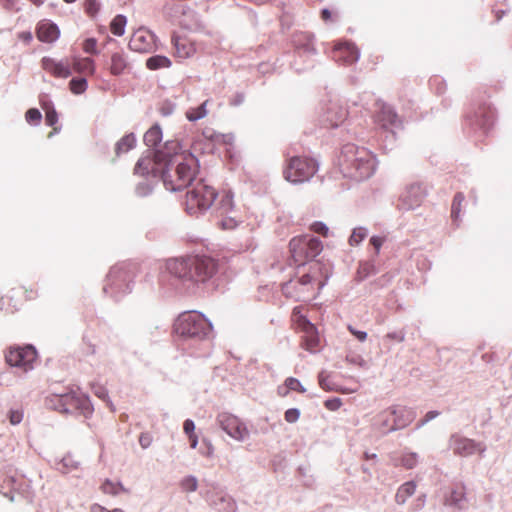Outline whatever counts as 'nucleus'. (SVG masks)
Returning <instances> with one entry per match:
<instances>
[{
    "label": "nucleus",
    "instance_id": "1",
    "mask_svg": "<svg viewBox=\"0 0 512 512\" xmlns=\"http://www.w3.org/2000/svg\"><path fill=\"white\" fill-rule=\"evenodd\" d=\"M198 173V162L194 155L178 148L170 149L162 171L166 189L178 191L186 188Z\"/></svg>",
    "mask_w": 512,
    "mask_h": 512
},
{
    "label": "nucleus",
    "instance_id": "2",
    "mask_svg": "<svg viewBox=\"0 0 512 512\" xmlns=\"http://www.w3.org/2000/svg\"><path fill=\"white\" fill-rule=\"evenodd\" d=\"M166 269L183 281L204 283L216 273L217 262L209 256L190 255L167 260Z\"/></svg>",
    "mask_w": 512,
    "mask_h": 512
},
{
    "label": "nucleus",
    "instance_id": "3",
    "mask_svg": "<svg viewBox=\"0 0 512 512\" xmlns=\"http://www.w3.org/2000/svg\"><path fill=\"white\" fill-rule=\"evenodd\" d=\"M330 274L329 266L321 262H313L297 279H292L282 286V292L287 298L304 301L314 296L326 284Z\"/></svg>",
    "mask_w": 512,
    "mask_h": 512
},
{
    "label": "nucleus",
    "instance_id": "4",
    "mask_svg": "<svg viewBox=\"0 0 512 512\" xmlns=\"http://www.w3.org/2000/svg\"><path fill=\"white\" fill-rule=\"evenodd\" d=\"M339 167L345 177L361 181L369 178L375 170L376 162L372 153L363 147L347 144L343 147Z\"/></svg>",
    "mask_w": 512,
    "mask_h": 512
},
{
    "label": "nucleus",
    "instance_id": "5",
    "mask_svg": "<svg viewBox=\"0 0 512 512\" xmlns=\"http://www.w3.org/2000/svg\"><path fill=\"white\" fill-rule=\"evenodd\" d=\"M137 271L138 267L132 263L114 265L106 277L103 292L112 298L120 299L131 292Z\"/></svg>",
    "mask_w": 512,
    "mask_h": 512
},
{
    "label": "nucleus",
    "instance_id": "6",
    "mask_svg": "<svg viewBox=\"0 0 512 512\" xmlns=\"http://www.w3.org/2000/svg\"><path fill=\"white\" fill-rule=\"evenodd\" d=\"M211 329L210 322L197 312L180 314L173 325L174 333L184 338H203Z\"/></svg>",
    "mask_w": 512,
    "mask_h": 512
},
{
    "label": "nucleus",
    "instance_id": "7",
    "mask_svg": "<svg viewBox=\"0 0 512 512\" xmlns=\"http://www.w3.org/2000/svg\"><path fill=\"white\" fill-rule=\"evenodd\" d=\"M215 198V189L203 181H199L186 193L185 209L188 214L197 215L210 208Z\"/></svg>",
    "mask_w": 512,
    "mask_h": 512
},
{
    "label": "nucleus",
    "instance_id": "8",
    "mask_svg": "<svg viewBox=\"0 0 512 512\" xmlns=\"http://www.w3.org/2000/svg\"><path fill=\"white\" fill-rule=\"evenodd\" d=\"M176 148H178V142H167L163 150L149 152L147 155L141 157L135 165V174L140 176H160L162 178V171L164 169L167 156H169V151L170 149Z\"/></svg>",
    "mask_w": 512,
    "mask_h": 512
},
{
    "label": "nucleus",
    "instance_id": "9",
    "mask_svg": "<svg viewBox=\"0 0 512 512\" xmlns=\"http://www.w3.org/2000/svg\"><path fill=\"white\" fill-rule=\"evenodd\" d=\"M289 248L293 261L298 265H304L308 260L316 257L323 246L319 239L303 235L292 238Z\"/></svg>",
    "mask_w": 512,
    "mask_h": 512
},
{
    "label": "nucleus",
    "instance_id": "10",
    "mask_svg": "<svg viewBox=\"0 0 512 512\" xmlns=\"http://www.w3.org/2000/svg\"><path fill=\"white\" fill-rule=\"evenodd\" d=\"M317 171L316 162L309 157H291L283 171L284 178L291 183H302L309 180Z\"/></svg>",
    "mask_w": 512,
    "mask_h": 512
},
{
    "label": "nucleus",
    "instance_id": "11",
    "mask_svg": "<svg viewBox=\"0 0 512 512\" xmlns=\"http://www.w3.org/2000/svg\"><path fill=\"white\" fill-rule=\"evenodd\" d=\"M37 297L38 291L34 287H12L0 298L1 309L6 313H14L18 311L25 302L35 300Z\"/></svg>",
    "mask_w": 512,
    "mask_h": 512
},
{
    "label": "nucleus",
    "instance_id": "12",
    "mask_svg": "<svg viewBox=\"0 0 512 512\" xmlns=\"http://www.w3.org/2000/svg\"><path fill=\"white\" fill-rule=\"evenodd\" d=\"M216 211L218 216L222 218L218 225L224 230L233 229L240 222L239 212L234 205L233 196L230 192H223L220 195Z\"/></svg>",
    "mask_w": 512,
    "mask_h": 512
},
{
    "label": "nucleus",
    "instance_id": "13",
    "mask_svg": "<svg viewBox=\"0 0 512 512\" xmlns=\"http://www.w3.org/2000/svg\"><path fill=\"white\" fill-rule=\"evenodd\" d=\"M48 407L62 413H69L84 407L86 399L82 395L70 391L62 394H52L46 398Z\"/></svg>",
    "mask_w": 512,
    "mask_h": 512
},
{
    "label": "nucleus",
    "instance_id": "14",
    "mask_svg": "<svg viewBox=\"0 0 512 512\" xmlns=\"http://www.w3.org/2000/svg\"><path fill=\"white\" fill-rule=\"evenodd\" d=\"M216 421L224 432L237 441H244L249 436V430L245 423L231 413H219Z\"/></svg>",
    "mask_w": 512,
    "mask_h": 512
},
{
    "label": "nucleus",
    "instance_id": "15",
    "mask_svg": "<svg viewBox=\"0 0 512 512\" xmlns=\"http://www.w3.org/2000/svg\"><path fill=\"white\" fill-rule=\"evenodd\" d=\"M36 358L37 352L31 345L11 347L5 355L6 362L10 366L22 368L24 371L32 368Z\"/></svg>",
    "mask_w": 512,
    "mask_h": 512
},
{
    "label": "nucleus",
    "instance_id": "16",
    "mask_svg": "<svg viewBox=\"0 0 512 512\" xmlns=\"http://www.w3.org/2000/svg\"><path fill=\"white\" fill-rule=\"evenodd\" d=\"M41 68L54 78L67 79L72 74L68 61L57 60L49 56H45L41 59Z\"/></svg>",
    "mask_w": 512,
    "mask_h": 512
},
{
    "label": "nucleus",
    "instance_id": "17",
    "mask_svg": "<svg viewBox=\"0 0 512 512\" xmlns=\"http://www.w3.org/2000/svg\"><path fill=\"white\" fill-rule=\"evenodd\" d=\"M129 47L140 53L151 52L155 48V36L146 29H138L132 34Z\"/></svg>",
    "mask_w": 512,
    "mask_h": 512
},
{
    "label": "nucleus",
    "instance_id": "18",
    "mask_svg": "<svg viewBox=\"0 0 512 512\" xmlns=\"http://www.w3.org/2000/svg\"><path fill=\"white\" fill-rule=\"evenodd\" d=\"M332 57L336 62L351 65L359 58L357 47L351 42H342L335 45Z\"/></svg>",
    "mask_w": 512,
    "mask_h": 512
},
{
    "label": "nucleus",
    "instance_id": "19",
    "mask_svg": "<svg viewBox=\"0 0 512 512\" xmlns=\"http://www.w3.org/2000/svg\"><path fill=\"white\" fill-rule=\"evenodd\" d=\"M452 447L455 454L467 457L474 453H482L485 451V446L481 443H477L474 440L464 437H453Z\"/></svg>",
    "mask_w": 512,
    "mask_h": 512
},
{
    "label": "nucleus",
    "instance_id": "20",
    "mask_svg": "<svg viewBox=\"0 0 512 512\" xmlns=\"http://www.w3.org/2000/svg\"><path fill=\"white\" fill-rule=\"evenodd\" d=\"M425 195V190L420 184H412L402 193L400 202L404 208L413 209L420 206Z\"/></svg>",
    "mask_w": 512,
    "mask_h": 512
},
{
    "label": "nucleus",
    "instance_id": "21",
    "mask_svg": "<svg viewBox=\"0 0 512 512\" xmlns=\"http://www.w3.org/2000/svg\"><path fill=\"white\" fill-rule=\"evenodd\" d=\"M35 33L37 39L44 43H53L60 36V30L58 26L48 19L40 20L37 23Z\"/></svg>",
    "mask_w": 512,
    "mask_h": 512
},
{
    "label": "nucleus",
    "instance_id": "22",
    "mask_svg": "<svg viewBox=\"0 0 512 512\" xmlns=\"http://www.w3.org/2000/svg\"><path fill=\"white\" fill-rule=\"evenodd\" d=\"M389 409L393 417L395 431L407 427L416 417L415 412L405 406L393 405Z\"/></svg>",
    "mask_w": 512,
    "mask_h": 512
},
{
    "label": "nucleus",
    "instance_id": "23",
    "mask_svg": "<svg viewBox=\"0 0 512 512\" xmlns=\"http://www.w3.org/2000/svg\"><path fill=\"white\" fill-rule=\"evenodd\" d=\"M376 106L375 121L378 124L383 128L394 127L398 124V116L390 106L380 102H377Z\"/></svg>",
    "mask_w": 512,
    "mask_h": 512
},
{
    "label": "nucleus",
    "instance_id": "24",
    "mask_svg": "<svg viewBox=\"0 0 512 512\" xmlns=\"http://www.w3.org/2000/svg\"><path fill=\"white\" fill-rule=\"evenodd\" d=\"M71 70L85 76H92L96 71V65L90 57L74 56L70 62Z\"/></svg>",
    "mask_w": 512,
    "mask_h": 512
},
{
    "label": "nucleus",
    "instance_id": "25",
    "mask_svg": "<svg viewBox=\"0 0 512 512\" xmlns=\"http://www.w3.org/2000/svg\"><path fill=\"white\" fill-rule=\"evenodd\" d=\"M130 68L127 55L122 51H117L111 54L108 63V69L114 76H119L125 73Z\"/></svg>",
    "mask_w": 512,
    "mask_h": 512
},
{
    "label": "nucleus",
    "instance_id": "26",
    "mask_svg": "<svg viewBox=\"0 0 512 512\" xmlns=\"http://www.w3.org/2000/svg\"><path fill=\"white\" fill-rule=\"evenodd\" d=\"M347 110L338 103H331L325 113V121L331 127H337L342 124L347 118Z\"/></svg>",
    "mask_w": 512,
    "mask_h": 512
},
{
    "label": "nucleus",
    "instance_id": "27",
    "mask_svg": "<svg viewBox=\"0 0 512 512\" xmlns=\"http://www.w3.org/2000/svg\"><path fill=\"white\" fill-rule=\"evenodd\" d=\"M173 43L175 46V55L181 59L189 58L193 56L196 52L195 43L187 37H174Z\"/></svg>",
    "mask_w": 512,
    "mask_h": 512
},
{
    "label": "nucleus",
    "instance_id": "28",
    "mask_svg": "<svg viewBox=\"0 0 512 512\" xmlns=\"http://www.w3.org/2000/svg\"><path fill=\"white\" fill-rule=\"evenodd\" d=\"M374 426L377 430H379L383 434L395 431V428L393 425V417H392V414H391L389 408L381 411L375 417Z\"/></svg>",
    "mask_w": 512,
    "mask_h": 512
},
{
    "label": "nucleus",
    "instance_id": "29",
    "mask_svg": "<svg viewBox=\"0 0 512 512\" xmlns=\"http://www.w3.org/2000/svg\"><path fill=\"white\" fill-rule=\"evenodd\" d=\"M302 332L304 335L302 337L301 347L311 353L316 352L320 344V338L315 326L313 325Z\"/></svg>",
    "mask_w": 512,
    "mask_h": 512
},
{
    "label": "nucleus",
    "instance_id": "30",
    "mask_svg": "<svg viewBox=\"0 0 512 512\" xmlns=\"http://www.w3.org/2000/svg\"><path fill=\"white\" fill-rule=\"evenodd\" d=\"M302 310V306H296L293 309L291 315L292 325L296 330H299L301 332L313 326V324L309 320H307L306 316L303 315Z\"/></svg>",
    "mask_w": 512,
    "mask_h": 512
},
{
    "label": "nucleus",
    "instance_id": "31",
    "mask_svg": "<svg viewBox=\"0 0 512 512\" xmlns=\"http://www.w3.org/2000/svg\"><path fill=\"white\" fill-rule=\"evenodd\" d=\"M416 491V484L413 481L402 484L395 495V501L397 504H404L409 497H411Z\"/></svg>",
    "mask_w": 512,
    "mask_h": 512
},
{
    "label": "nucleus",
    "instance_id": "32",
    "mask_svg": "<svg viewBox=\"0 0 512 512\" xmlns=\"http://www.w3.org/2000/svg\"><path fill=\"white\" fill-rule=\"evenodd\" d=\"M297 391L299 393H305L306 389L302 386L300 381L294 377H288L285 380V387H279L278 388V394L282 397H285L288 395V392Z\"/></svg>",
    "mask_w": 512,
    "mask_h": 512
},
{
    "label": "nucleus",
    "instance_id": "33",
    "mask_svg": "<svg viewBox=\"0 0 512 512\" xmlns=\"http://www.w3.org/2000/svg\"><path fill=\"white\" fill-rule=\"evenodd\" d=\"M162 140V131L158 125L152 126L144 134V143L149 147H155Z\"/></svg>",
    "mask_w": 512,
    "mask_h": 512
},
{
    "label": "nucleus",
    "instance_id": "34",
    "mask_svg": "<svg viewBox=\"0 0 512 512\" xmlns=\"http://www.w3.org/2000/svg\"><path fill=\"white\" fill-rule=\"evenodd\" d=\"M136 144V138L134 134H128L122 137L116 144V153H126L131 150Z\"/></svg>",
    "mask_w": 512,
    "mask_h": 512
},
{
    "label": "nucleus",
    "instance_id": "35",
    "mask_svg": "<svg viewBox=\"0 0 512 512\" xmlns=\"http://www.w3.org/2000/svg\"><path fill=\"white\" fill-rule=\"evenodd\" d=\"M171 65L169 58L161 55L152 56L147 59L146 66L150 70H157L160 68H167Z\"/></svg>",
    "mask_w": 512,
    "mask_h": 512
},
{
    "label": "nucleus",
    "instance_id": "36",
    "mask_svg": "<svg viewBox=\"0 0 512 512\" xmlns=\"http://www.w3.org/2000/svg\"><path fill=\"white\" fill-rule=\"evenodd\" d=\"M465 499V488L463 486L457 487L453 489L449 495V497L446 498L445 504L447 505H453L461 508V502Z\"/></svg>",
    "mask_w": 512,
    "mask_h": 512
},
{
    "label": "nucleus",
    "instance_id": "37",
    "mask_svg": "<svg viewBox=\"0 0 512 512\" xmlns=\"http://www.w3.org/2000/svg\"><path fill=\"white\" fill-rule=\"evenodd\" d=\"M88 87L85 77H74L69 82V89L75 95L83 94Z\"/></svg>",
    "mask_w": 512,
    "mask_h": 512
},
{
    "label": "nucleus",
    "instance_id": "38",
    "mask_svg": "<svg viewBox=\"0 0 512 512\" xmlns=\"http://www.w3.org/2000/svg\"><path fill=\"white\" fill-rule=\"evenodd\" d=\"M126 17L123 15H117L113 18L110 24V31L115 36H122L125 32Z\"/></svg>",
    "mask_w": 512,
    "mask_h": 512
},
{
    "label": "nucleus",
    "instance_id": "39",
    "mask_svg": "<svg viewBox=\"0 0 512 512\" xmlns=\"http://www.w3.org/2000/svg\"><path fill=\"white\" fill-rule=\"evenodd\" d=\"M208 100L204 101L200 106L196 108H190L186 112V117L189 121H197L199 119L204 118L207 115V106Z\"/></svg>",
    "mask_w": 512,
    "mask_h": 512
},
{
    "label": "nucleus",
    "instance_id": "40",
    "mask_svg": "<svg viewBox=\"0 0 512 512\" xmlns=\"http://www.w3.org/2000/svg\"><path fill=\"white\" fill-rule=\"evenodd\" d=\"M100 489L104 494L110 495H117L120 492H126V489L122 486L121 483H114L108 479L102 483Z\"/></svg>",
    "mask_w": 512,
    "mask_h": 512
},
{
    "label": "nucleus",
    "instance_id": "41",
    "mask_svg": "<svg viewBox=\"0 0 512 512\" xmlns=\"http://www.w3.org/2000/svg\"><path fill=\"white\" fill-rule=\"evenodd\" d=\"M374 272H375V267L372 263H370V262L360 263L359 267L357 269V272H356V279L358 281H362L365 278H367L368 276L374 274Z\"/></svg>",
    "mask_w": 512,
    "mask_h": 512
},
{
    "label": "nucleus",
    "instance_id": "42",
    "mask_svg": "<svg viewBox=\"0 0 512 512\" xmlns=\"http://www.w3.org/2000/svg\"><path fill=\"white\" fill-rule=\"evenodd\" d=\"M418 462L416 453H406L400 459L399 462L395 463L396 466L401 465L406 469H412Z\"/></svg>",
    "mask_w": 512,
    "mask_h": 512
},
{
    "label": "nucleus",
    "instance_id": "43",
    "mask_svg": "<svg viewBox=\"0 0 512 512\" xmlns=\"http://www.w3.org/2000/svg\"><path fill=\"white\" fill-rule=\"evenodd\" d=\"M480 111H481V116L478 117L477 115L475 116V124L479 125V126H486L489 124L491 118H492V112H491V109L489 106H483V107H480Z\"/></svg>",
    "mask_w": 512,
    "mask_h": 512
},
{
    "label": "nucleus",
    "instance_id": "44",
    "mask_svg": "<svg viewBox=\"0 0 512 512\" xmlns=\"http://www.w3.org/2000/svg\"><path fill=\"white\" fill-rule=\"evenodd\" d=\"M367 236V230L363 227L355 228L349 238V243L352 246L361 243Z\"/></svg>",
    "mask_w": 512,
    "mask_h": 512
},
{
    "label": "nucleus",
    "instance_id": "45",
    "mask_svg": "<svg viewBox=\"0 0 512 512\" xmlns=\"http://www.w3.org/2000/svg\"><path fill=\"white\" fill-rule=\"evenodd\" d=\"M464 201V195L462 193H457L452 202L451 207V216L456 220L458 219L460 212H461V206Z\"/></svg>",
    "mask_w": 512,
    "mask_h": 512
},
{
    "label": "nucleus",
    "instance_id": "46",
    "mask_svg": "<svg viewBox=\"0 0 512 512\" xmlns=\"http://www.w3.org/2000/svg\"><path fill=\"white\" fill-rule=\"evenodd\" d=\"M180 486L185 492H194L198 488V481L194 476H187L181 480Z\"/></svg>",
    "mask_w": 512,
    "mask_h": 512
},
{
    "label": "nucleus",
    "instance_id": "47",
    "mask_svg": "<svg viewBox=\"0 0 512 512\" xmlns=\"http://www.w3.org/2000/svg\"><path fill=\"white\" fill-rule=\"evenodd\" d=\"M42 114L37 108H30L25 113V120L32 125H38L41 122Z\"/></svg>",
    "mask_w": 512,
    "mask_h": 512
},
{
    "label": "nucleus",
    "instance_id": "48",
    "mask_svg": "<svg viewBox=\"0 0 512 512\" xmlns=\"http://www.w3.org/2000/svg\"><path fill=\"white\" fill-rule=\"evenodd\" d=\"M83 5L85 13L90 17H94L100 9V4L97 0H85Z\"/></svg>",
    "mask_w": 512,
    "mask_h": 512
},
{
    "label": "nucleus",
    "instance_id": "49",
    "mask_svg": "<svg viewBox=\"0 0 512 512\" xmlns=\"http://www.w3.org/2000/svg\"><path fill=\"white\" fill-rule=\"evenodd\" d=\"M18 477L17 475H8L4 479V485L8 488H11L15 491H24L21 488V484L18 485Z\"/></svg>",
    "mask_w": 512,
    "mask_h": 512
},
{
    "label": "nucleus",
    "instance_id": "50",
    "mask_svg": "<svg viewBox=\"0 0 512 512\" xmlns=\"http://www.w3.org/2000/svg\"><path fill=\"white\" fill-rule=\"evenodd\" d=\"M82 49L88 54H97V41L94 38L86 39L82 44Z\"/></svg>",
    "mask_w": 512,
    "mask_h": 512
},
{
    "label": "nucleus",
    "instance_id": "51",
    "mask_svg": "<svg viewBox=\"0 0 512 512\" xmlns=\"http://www.w3.org/2000/svg\"><path fill=\"white\" fill-rule=\"evenodd\" d=\"M45 109V121L49 126H54L58 122V114L54 108L44 107Z\"/></svg>",
    "mask_w": 512,
    "mask_h": 512
},
{
    "label": "nucleus",
    "instance_id": "52",
    "mask_svg": "<svg viewBox=\"0 0 512 512\" xmlns=\"http://www.w3.org/2000/svg\"><path fill=\"white\" fill-rule=\"evenodd\" d=\"M300 417V411L296 408H290L286 410L284 418L288 423H295Z\"/></svg>",
    "mask_w": 512,
    "mask_h": 512
},
{
    "label": "nucleus",
    "instance_id": "53",
    "mask_svg": "<svg viewBox=\"0 0 512 512\" xmlns=\"http://www.w3.org/2000/svg\"><path fill=\"white\" fill-rule=\"evenodd\" d=\"M310 229L313 232H315L317 234H320V235H322L324 237H326L328 235V232H329L328 227L324 223H322V222H314L311 225Z\"/></svg>",
    "mask_w": 512,
    "mask_h": 512
},
{
    "label": "nucleus",
    "instance_id": "54",
    "mask_svg": "<svg viewBox=\"0 0 512 512\" xmlns=\"http://www.w3.org/2000/svg\"><path fill=\"white\" fill-rule=\"evenodd\" d=\"M320 18L325 23H328V22L333 21V20H335L337 18V12H332L328 8H324L320 12Z\"/></svg>",
    "mask_w": 512,
    "mask_h": 512
},
{
    "label": "nucleus",
    "instance_id": "55",
    "mask_svg": "<svg viewBox=\"0 0 512 512\" xmlns=\"http://www.w3.org/2000/svg\"><path fill=\"white\" fill-rule=\"evenodd\" d=\"M8 418L12 425H16L22 421L23 413L19 410H11L9 412Z\"/></svg>",
    "mask_w": 512,
    "mask_h": 512
},
{
    "label": "nucleus",
    "instance_id": "56",
    "mask_svg": "<svg viewBox=\"0 0 512 512\" xmlns=\"http://www.w3.org/2000/svg\"><path fill=\"white\" fill-rule=\"evenodd\" d=\"M324 405L328 410L336 411L341 407L342 402H341V399H339V398H333V399L326 400Z\"/></svg>",
    "mask_w": 512,
    "mask_h": 512
},
{
    "label": "nucleus",
    "instance_id": "57",
    "mask_svg": "<svg viewBox=\"0 0 512 512\" xmlns=\"http://www.w3.org/2000/svg\"><path fill=\"white\" fill-rule=\"evenodd\" d=\"M139 443L142 448H148L152 443V436L149 433H141Z\"/></svg>",
    "mask_w": 512,
    "mask_h": 512
},
{
    "label": "nucleus",
    "instance_id": "58",
    "mask_svg": "<svg viewBox=\"0 0 512 512\" xmlns=\"http://www.w3.org/2000/svg\"><path fill=\"white\" fill-rule=\"evenodd\" d=\"M183 429H184V432L190 436V435H194L195 432V424L192 420L190 419H187L185 420L184 424H183Z\"/></svg>",
    "mask_w": 512,
    "mask_h": 512
},
{
    "label": "nucleus",
    "instance_id": "59",
    "mask_svg": "<svg viewBox=\"0 0 512 512\" xmlns=\"http://www.w3.org/2000/svg\"><path fill=\"white\" fill-rule=\"evenodd\" d=\"M90 512H124V511L119 508L107 510L105 507H103L99 504H93L90 508Z\"/></svg>",
    "mask_w": 512,
    "mask_h": 512
},
{
    "label": "nucleus",
    "instance_id": "60",
    "mask_svg": "<svg viewBox=\"0 0 512 512\" xmlns=\"http://www.w3.org/2000/svg\"><path fill=\"white\" fill-rule=\"evenodd\" d=\"M383 242H384V239L382 237H378V236H373L370 239V243L375 248L376 253H379V250H380Z\"/></svg>",
    "mask_w": 512,
    "mask_h": 512
},
{
    "label": "nucleus",
    "instance_id": "61",
    "mask_svg": "<svg viewBox=\"0 0 512 512\" xmlns=\"http://www.w3.org/2000/svg\"><path fill=\"white\" fill-rule=\"evenodd\" d=\"M348 330L359 340L365 341L367 338V333L364 331L355 330L352 326L348 327Z\"/></svg>",
    "mask_w": 512,
    "mask_h": 512
},
{
    "label": "nucleus",
    "instance_id": "62",
    "mask_svg": "<svg viewBox=\"0 0 512 512\" xmlns=\"http://www.w3.org/2000/svg\"><path fill=\"white\" fill-rule=\"evenodd\" d=\"M94 394L104 401H106L108 397L106 390L101 386H97L94 388Z\"/></svg>",
    "mask_w": 512,
    "mask_h": 512
},
{
    "label": "nucleus",
    "instance_id": "63",
    "mask_svg": "<svg viewBox=\"0 0 512 512\" xmlns=\"http://www.w3.org/2000/svg\"><path fill=\"white\" fill-rule=\"evenodd\" d=\"M386 337L397 342H402L404 340V334L401 332L388 333Z\"/></svg>",
    "mask_w": 512,
    "mask_h": 512
},
{
    "label": "nucleus",
    "instance_id": "64",
    "mask_svg": "<svg viewBox=\"0 0 512 512\" xmlns=\"http://www.w3.org/2000/svg\"><path fill=\"white\" fill-rule=\"evenodd\" d=\"M438 415V412L436 411H430L428 412L424 419L421 421V425L425 424L426 422L430 421L431 419L435 418Z\"/></svg>",
    "mask_w": 512,
    "mask_h": 512
}]
</instances>
